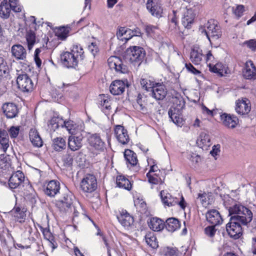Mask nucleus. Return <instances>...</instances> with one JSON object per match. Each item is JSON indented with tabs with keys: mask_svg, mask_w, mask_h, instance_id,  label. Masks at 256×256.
Segmentation results:
<instances>
[{
	"mask_svg": "<svg viewBox=\"0 0 256 256\" xmlns=\"http://www.w3.org/2000/svg\"><path fill=\"white\" fill-rule=\"evenodd\" d=\"M62 127H64L68 132L72 135L74 134L76 130V124H74L73 121L70 120L68 121H64L62 120Z\"/></svg>",
	"mask_w": 256,
	"mask_h": 256,
	"instance_id": "46",
	"label": "nucleus"
},
{
	"mask_svg": "<svg viewBox=\"0 0 256 256\" xmlns=\"http://www.w3.org/2000/svg\"><path fill=\"white\" fill-rule=\"evenodd\" d=\"M26 30H36V18L34 16H30L26 20Z\"/></svg>",
	"mask_w": 256,
	"mask_h": 256,
	"instance_id": "50",
	"label": "nucleus"
},
{
	"mask_svg": "<svg viewBox=\"0 0 256 256\" xmlns=\"http://www.w3.org/2000/svg\"><path fill=\"white\" fill-rule=\"evenodd\" d=\"M185 68L188 72L194 75L201 76V72L195 68L190 63H186Z\"/></svg>",
	"mask_w": 256,
	"mask_h": 256,
	"instance_id": "58",
	"label": "nucleus"
},
{
	"mask_svg": "<svg viewBox=\"0 0 256 256\" xmlns=\"http://www.w3.org/2000/svg\"><path fill=\"white\" fill-rule=\"evenodd\" d=\"M163 252L165 256H178V251L176 248L166 247L164 248Z\"/></svg>",
	"mask_w": 256,
	"mask_h": 256,
	"instance_id": "54",
	"label": "nucleus"
},
{
	"mask_svg": "<svg viewBox=\"0 0 256 256\" xmlns=\"http://www.w3.org/2000/svg\"><path fill=\"white\" fill-rule=\"evenodd\" d=\"M0 16L4 19L9 18L11 10L18 12L22 11V6L18 4V0H0Z\"/></svg>",
	"mask_w": 256,
	"mask_h": 256,
	"instance_id": "7",
	"label": "nucleus"
},
{
	"mask_svg": "<svg viewBox=\"0 0 256 256\" xmlns=\"http://www.w3.org/2000/svg\"><path fill=\"white\" fill-rule=\"evenodd\" d=\"M125 87V84L123 81L116 80L110 85V90L113 95H120L124 92Z\"/></svg>",
	"mask_w": 256,
	"mask_h": 256,
	"instance_id": "26",
	"label": "nucleus"
},
{
	"mask_svg": "<svg viewBox=\"0 0 256 256\" xmlns=\"http://www.w3.org/2000/svg\"><path fill=\"white\" fill-rule=\"evenodd\" d=\"M146 52L140 46H132L128 48L125 52V58L134 65L139 66L145 60Z\"/></svg>",
	"mask_w": 256,
	"mask_h": 256,
	"instance_id": "5",
	"label": "nucleus"
},
{
	"mask_svg": "<svg viewBox=\"0 0 256 256\" xmlns=\"http://www.w3.org/2000/svg\"><path fill=\"white\" fill-rule=\"evenodd\" d=\"M178 110L174 107H171L168 112V114L171 120L178 126H182L183 124V120L177 113Z\"/></svg>",
	"mask_w": 256,
	"mask_h": 256,
	"instance_id": "34",
	"label": "nucleus"
},
{
	"mask_svg": "<svg viewBox=\"0 0 256 256\" xmlns=\"http://www.w3.org/2000/svg\"><path fill=\"white\" fill-rule=\"evenodd\" d=\"M196 144L200 148L206 150L212 144L209 134L205 132H200L197 138Z\"/></svg>",
	"mask_w": 256,
	"mask_h": 256,
	"instance_id": "29",
	"label": "nucleus"
},
{
	"mask_svg": "<svg viewBox=\"0 0 256 256\" xmlns=\"http://www.w3.org/2000/svg\"><path fill=\"white\" fill-rule=\"evenodd\" d=\"M60 184L56 180L50 181L44 190V193L48 196L54 197L60 192Z\"/></svg>",
	"mask_w": 256,
	"mask_h": 256,
	"instance_id": "18",
	"label": "nucleus"
},
{
	"mask_svg": "<svg viewBox=\"0 0 256 256\" xmlns=\"http://www.w3.org/2000/svg\"><path fill=\"white\" fill-rule=\"evenodd\" d=\"M164 227L167 230L174 232L180 227L179 220L174 218H168L166 220Z\"/></svg>",
	"mask_w": 256,
	"mask_h": 256,
	"instance_id": "37",
	"label": "nucleus"
},
{
	"mask_svg": "<svg viewBox=\"0 0 256 256\" xmlns=\"http://www.w3.org/2000/svg\"><path fill=\"white\" fill-rule=\"evenodd\" d=\"M24 176L23 172L18 170L13 173L8 180V185L11 190L18 188L24 181Z\"/></svg>",
	"mask_w": 256,
	"mask_h": 256,
	"instance_id": "15",
	"label": "nucleus"
},
{
	"mask_svg": "<svg viewBox=\"0 0 256 256\" xmlns=\"http://www.w3.org/2000/svg\"><path fill=\"white\" fill-rule=\"evenodd\" d=\"M206 218L210 224L216 226L220 224L223 221L218 211L214 209H211L207 212Z\"/></svg>",
	"mask_w": 256,
	"mask_h": 256,
	"instance_id": "16",
	"label": "nucleus"
},
{
	"mask_svg": "<svg viewBox=\"0 0 256 256\" xmlns=\"http://www.w3.org/2000/svg\"><path fill=\"white\" fill-rule=\"evenodd\" d=\"M202 50L198 46H194L190 52V60L195 65L201 64L204 58Z\"/></svg>",
	"mask_w": 256,
	"mask_h": 256,
	"instance_id": "23",
	"label": "nucleus"
},
{
	"mask_svg": "<svg viewBox=\"0 0 256 256\" xmlns=\"http://www.w3.org/2000/svg\"><path fill=\"white\" fill-rule=\"evenodd\" d=\"M221 66V64H216L215 65H212L209 64L210 70L212 72L222 75L223 70L220 68Z\"/></svg>",
	"mask_w": 256,
	"mask_h": 256,
	"instance_id": "59",
	"label": "nucleus"
},
{
	"mask_svg": "<svg viewBox=\"0 0 256 256\" xmlns=\"http://www.w3.org/2000/svg\"><path fill=\"white\" fill-rule=\"evenodd\" d=\"M98 187L96 177L92 174H86L81 180L80 188L85 194H90L94 192Z\"/></svg>",
	"mask_w": 256,
	"mask_h": 256,
	"instance_id": "8",
	"label": "nucleus"
},
{
	"mask_svg": "<svg viewBox=\"0 0 256 256\" xmlns=\"http://www.w3.org/2000/svg\"><path fill=\"white\" fill-rule=\"evenodd\" d=\"M52 146L57 152H60L66 148V142L64 138L58 137L52 140Z\"/></svg>",
	"mask_w": 256,
	"mask_h": 256,
	"instance_id": "39",
	"label": "nucleus"
},
{
	"mask_svg": "<svg viewBox=\"0 0 256 256\" xmlns=\"http://www.w3.org/2000/svg\"><path fill=\"white\" fill-rule=\"evenodd\" d=\"M241 224L231 216L230 222L226 224V228L228 236L234 239H238L242 234Z\"/></svg>",
	"mask_w": 256,
	"mask_h": 256,
	"instance_id": "9",
	"label": "nucleus"
},
{
	"mask_svg": "<svg viewBox=\"0 0 256 256\" xmlns=\"http://www.w3.org/2000/svg\"><path fill=\"white\" fill-rule=\"evenodd\" d=\"M176 14L177 12L174 10H172V14H170L168 15L170 28L172 30L176 28L178 24Z\"/></svg>",
	"mask_w": 256,
	"mask_h": 256,
	"instance_id": "48",
	"label": "nucleus"
},
{
	"mask_svg": "<svg viewBox=\"0 0 256 256\" xmlns=\"http://www.w3.org/2000/svg\"><path fill=\"white\" fill-rule=\"evenodd\" d=\"M134 204L136 210L141 214H145L146 212V204L142 198H137L134 200Z\"/></svg>",
	"mask_w": 256,
	"mask_h": 256,
	"instance_id": "44",
	"label": "nucleus"
},
{
	"mask_svg": "<svg viewBox=\"0 0 256 256\" xmlns=\"http://www.w3.org/2000/svg\"><path fill=\"white\" fill-rule=\"evenodd\" d=\"M146 242L147 244L152 248H156L158 245V242L153 232H149L145 236Z\"/></svg>",
	"mask_w": 256,
	"mask_h": 256,
	"instance_id": "43",
	"label": "nucleus"
},
{
	"mask_svg": "<svg viewBox=\"0 0 256 256\" xmlns=\"http://www.w3.org/2000/svg\"><path fill=\"white\" fill-rule=\"evenodd\" d=\"M10 164L8 162L2 155L0 156V172H2L3 170H6L8 168Z\"/></svg>",
	"mask_w": 256,
	"mask_h": 256,
	"instance_id": "61",
	"label": "nucleus"
},
{
	"mask_svg": "<svg viewBox=\"0 0 256 256\" xmlns=\"http://www.w3.org/2000/svg\"><path fill=\"white\" fill-rule=\"evenodd\" d=\"M198 30L202 34L206 36L210 42L211 38L216 40L222 35L220 26L218 21L214 19H210L204 24L200 25Z\"/></svg>",
	"mask_w": 256,
	"mask_h": 256,
	"instance_id": "2",
	"label": "nucleus"
},
{
	"mask_svg": "<svg viewBox=\"0 0 256 256\" xmlns=\"http://www.w3.org/2000/svg\"><path fill=\"white\" fill-rule=\"evenodd\" d=\"M220 120L222 124L228 128H234L238 123V119L236 116L226 113L220 115Z\"/></svg>",
	"mask_w": 256,
	"mask_h": 256,
	"instance_id": "17",
	"label": "nucleus"
},
{
	"mask_svg": "<svg viewBox=\"0 0 256 256\" xmlns=\"http://www.w3.org/2000/svg\"><path fill=\"white\" fill-rule=\"evenodd\" d=\"M108 66L110 69H114L120 74H126L128 72V66L124 64L122 60L118 57L112 56L108 60Z\"/></svg>",
	"mask_w": 256,
	"mask_h": 256,
	"instance_id": "11",
	"label": "nucleus"
},
{
	"mask_svg": "<svg viewBox=\"0 0 256 256\" xmlns=\"http://www.w3.org/2000/svg\"><path fill=\"white\" fill-rule=\"evenodd\" d=\"M231 210L234 215L232 216L244 226H246L252 220L253 214L252 211L242 204L235 205Z\"/></svg>",
	"mask_w": 256,
	"mask_h": 256,
	"instance_id": "4",
	"label": "nucleus"
},
{
	"mask_svg": "<svg viewBox=\"0 0 256 256\" xmlns=\"http://www.w3.org/2000/svg\"><path fill=\"white\" fill-rule=\"evenodd\" d=\"M3 112L8 118H15L18 113V109L16 104L12 102H8L3 104Z\"/></svg>",
	"mask_w": 256,
	"mask_h": 256,
	"instance_id": "22",
	"label": "nucleus"
},
{
	"mask_svg": "<svg viewBox=\"0 0 256 256\" xmlns=\"http://www.w3.org/2000/svg\"><path fill=\"white\" fill-rule=\"evenodd\" d=\"M74 156L70 154H66L63 158V162L64 166L70 167L72 166L74 162Z\"/></svg>",
	"mask_w": 256,
	"mask_h": 256,
	"instance_id": "57",
	"label": "nucleus"
},
{
	"mask_svg": "<svg viewBox=\"0 0 256 256\" xmlns=\"http://www.w3.org/2000/svg\"><path fill=\"white\" fill-rule=\"evenodd\" d=\"M6 238L10 240L13 239L9 230L4 228L2 230H0V240L2 242L6 244Z\"/></svg>",
	"mask_w": 256,
	"mask_h": 256,
	"instance_id": "49",
	"label": "nucleus"
},
{
	"mask_svg": "<svg viewBox=\"0 0 256 256\" xmlns=\"http://www.w3.org/2000/svg\"><path fill=\"white\" fill-rule=\"evenodd\" d=\"M30 139L32 144L36 147H41L42 146V140L37 130L31 128L29 132Z\"/></svg>",
	"mask_w": 256,
	"mask_h": 256,
	"instance_id": "33",
	"label": "nucleus"
},
{
	"mask_svg": "<svg viewBox=\"0 0 256 256\" xmlns=\"http://www.w3.org/2000/svg\"><path fill=\"white\" fill-rule=\"evenodd\" d=\"M62 117L53 116L48 124V126L50 130L54 132L60 126L62 127Z\"/></svg>",
	"mask_w": 256,
	"mask_h": 256,
	"instance_id": "42",
	"label": "nucleus"
},
{
	"mask_svg": "<svg viewBox=\"0 0 256 256\" xmlns=\"http://www.w3.org/2000/svg\"><path fill=\"white\" fill-rule=\"evenodd\" d=\"M16 74L18 88L23 92H32L34 84L28 74L22 69L16 70Z\"/></svg>",
	"mask_w": 256,
	"mask_h": 256,
	"instance_id": "6",
	"label": "nucleus"
},
{
	"mask_svg": "<svg viewBox=\"0 0 256 256\" xmlns=\"http://www.w3.org/2000/svg\"><path fill=\"white\" fill-rule=\"evenodd\" d=\"M27 208L24 205L16 203L14 208L9 212L12 220L19 224H25V231L30 234L32 228L26 221Z\"/></svg>",
	"mask_w": 256,
	"mask_h": 256,
	"instance_id": "3",
	"label": "nucleus"
},
{
	"mask_svg": "<svg viewBox=\"0 0 256 256\" xmlns=\"http://www.w3.org/2000/svg\"><path fill=\"white\" fill-rule=\"evenodd\" d=\"M160 196L162 202L165 206H171L177 204V198L172 196L166 190H162L160 192Z\"/></svg>",
	"mask_w": 256,
	"mask_h": 256,
	"instance_id": "31",
	"label": "nucleus"
},
{
	"mask_svg": "<svg viewBox=\"0 0 256 256\" xmlns=\"http://www.w3.org/2000/svg\"><path fill=\"white\" fill-rule=\"evenodd\" d=\"M223 200L224 206L228 210L230 216H232L233 214L231 209H232L235 205L240 204L239 202H236L234 200L228 195L224 196Z\"/></svg>",
	"mask_w": 256,
	"mask_h": 256,
	"instance_id": "41",
	"label": "nucleus"
},
{
	"mask_svg": "<svg viewBox=\"0 0 256 256\" xmlns=\"http://www.w3.org/2000/svg\"><path fill=\"white\" fill-rule=\"evenodd\" d=\"M11 50L12 56L16 60H24L26 58V50L21 44H17L12 46Z\"/></svg>",
	"mask_w": 256,
	"mask_h": 256,
	"instance_id": "25",
	"label": "nucleus"
},
{
	"mask_svg": "<svg viewBox=\"0 0 256 256\" xmlns=\"http://www.w3.org/2000/svg\"><path fill=\"white\" fill-rule=\"evenodd\" d=\"M73 198L70 192L64 194L61 200L56 201V206L60 212H68L73 206Z\"/></svg>",
	"mask_w": 256,
	"mask_h": 256,
	"instance_id": "10",
	"label": "nucleus"
},
{
	"mask_svg": "<svg viewBox=\"0 0 256 256\" xmlns=\"http://www.w3.org/2000/svg\"><path fill=\"white\" fill-rule=\"evenodd\" d=\"M146 7L153 16L157 18L162 16L163 10L160 4L152 0H148L146 3Z\"/></svg>",
	"mask_w": 256,
	"mask_h": 256,
	"instance_id": "14",
	"label": "nucleus"
},
{
	"mask_svg": "<svg viewBox=\"0 0 256 256\" xmlns=\"http://www.w3.org/2000/svg\"><path fill=\"white\" fill-rule=\"evenodd\" d=\"M8 137V134L4 130H0V149L4 152H6L9 146Z\"/></svg>",
	"mask_w": 256,
	"mask_h": 256,
	"instance_id": "40",
	"label": "nucleus"
},
{
	"mask_svg": "<svg viewBox=\"0 0 256 256\" xmlns=\"http://www.w3.org/2000/svg\"><path fill=\"white\" fill-rule=\"evenodd\" d=\"M195 14L192 10H187L184 13V16L182 18V22L184 26L187 28H190L192 24H193Z\"/></svg>",
	"mask_w": 256,
	"mask_h": 256,
	"instance_id": "30",
	"label": "nucleus"
},
{
	"mask_svg": "<svg viewBox=\"0 0 256 256\" xmlns=\"http://www.w3.org/2000/svg\"><path fill=\"white\" fill-rule=\"evenodd\" d=\"M216 226L212 225L206 227L204 229V234L210 238H213L216 233Z\"/></svg>",
	"mask_w": 256,
	"mask_h": 256,
	"instance_id": "52",
	"label": "nucleus"
},
{
	"mask_svg": "<svg viewBox=\"0 0 256 256\" xmlns=\"http://www.w3.org/2000/svg\"><path fill=\"white\" fill-rule=\"evenodd\" d=\"M167 90L162 83L157 82L152 89L150 96L158 100H164L167 94Z\"/></svg>",
	"mask_w": 256,
	"mask_h": 256,
	"instance_id": "12",
	"label": "nucleus"
},
{
	"mask_svg": "<svg viewBox=\"0 0 256 256\" xmlns=\"http://www.w3.org/2000/svg\"><path fill=\"white\" fill-rule=\"evenodd\" d=\"M117 218L118 222L124 227H129L134 222L133 218L126 211L122 212L120 216H117Z\"/></svg>",
	"mask_w": 256,
	"mask_h": 256,
	"instance_id": "35",
	"label": "nucleus"
},
{
	"mask_svg": "<svg viewBox=\"0 0 256 256\" xmlns=\"http://www.w3.org/2000/svg\"><path fill=\"white\" fill-rule=\"evenodd\" d=\"M146 98L145 96L140 94H138L136 98V103L134 105L136 108L138 110L146 112Z\"/></svg>",
	"mask_w": 256,
	"mask_h": 256,
	"instance_id": "45",
	"label": "nucleus"
},
{
	"mask_svg": "<svg viewBox=\"0 0 256 256\" xmlns=\"http://www.w3.org/2000/svg\"><path fill=\"white\" fill-rule=\"evenodd\" d=\"M129 29L126 28L124 27H120L118 28V30L116 32V36L120 40H122L123 38L122 37L123 36H126L125 37H128V35Z\"/></svg>",
	"mask_w": 256,
	"mask_h": 256,
	"instance_id": "60",
	"label": "nucleus"
},
{
	"mask_svg": "<svg viewBox=\"0 0 256 256\" xmlns=\"http://www.w3.org/2000/svg\"><path fill=\"white\" fill-rule=\"evenodd\" d=\"M124 155L128 166L129 165L134 166L137 164L138 162L137 156L136 154L132 150L129 149L126 150L124 152Z\"/></svg>",
	"mask_w": 256,
	"mask_h": 256,
	"instance_id": "32",
	"label": "nucleus"
},
{
	"mask_svg": "<svg viewBox=\"0 0 256 256\" xmlns=\"http://www.w3.org/2000/svg\"><path fill=\"white\" fill-rule=\"evenodd\" d=\"M84 51L80 45H74L70 52H66L60 55L64 66L68 68H76L84 59Z\"/></svg>",
	"mask_w": 256,
	"mask_h": 256,
	"instance_id": "1",
	"label": "nucleus"
},
{
	"mask_svg": "<svg viewBox=\"0 0 256 256\" xmlns=\"http://www.w3.org/2000/svg\"><path fill=\"white\" fill-rule=\"evenodd\" d=\"M88 49L94 56L98 51V48L95 42H91L88 46Z\"/></svg>",
	"mask_w": 256,
	"mask_h": 256,
	"instance_id": "64",
	"label": "nucleus"
},
{
	"mask_svg": "<svg viewBox=\"0 0 256 256\" xmlns=\"http://www.w3.org/2000/svg\"><path fill=\"white\" fill-rule=\"evenodd\" d=\"M250 65L248 62L246 64L243 70V76L247 80H256V68L252 61H250Z\"/></svg>",
	"mask_w": 256,
	"mask_h": 256,
	"instance_id": "27",
	"label": "nucleus"
},
{
	"mask_svg": "<svg viewBox=\"0 0 256 256\" xmlns=\"http://www.w3.org/2000/svg\"><path fill=\"white\" fill-rule=\"evenodd\" d=\"M128 32L129 36L124 38L126 40V42H127L133 36H142L140 30L138 28H134V30L129 29Z\"/></svg>",
	"mask_w": 256,
	"mask_h": 256,
	"instance_id": "56",
	"label": "nucleus"
},
{
	"mask_svg": "<svg viewBox=\"0 0 256 256\" xmlns=\"http://www.w3.org/2000/svg\"><path fill=\"white\" fill-rule=\"evenodd\" d=\"M114 134L118 141L122 145L126 144L130 140L127 130L122 126H116Z\"/></svg>",
	"mask_w": 256,
	"mask_h": 256,
	"instance_id": "13",
	"label": "nucleus"
},
{
	"mask_svg": "<svg viewBox=\"0 0 256 256\" xmlns=\"http://www.w3.org/2000/svg\"><path fill=\"white\" fill-rule=\"evenodd\" d=\"M244 44L252 51H256V40L252 39L244 42Z\"/></svg>",
	"mask_w": 256,
	"mask_h": 256,
	"instance_id": "62",
	"label": "nucleus"
},
{
	"mask_svg": "<svg viewBox=\"0 0 256 256\" xmlns=\"http://www.w3.org/2000/svg\"><path fill=\"white\" fill-rule=\"evenodd\" d=\"M157 82L150 80L147 78H142L140 80V84L142 87L148 92H152V89L155 86V84Z\"/></svg>",
	"mask_w": 256,
	"mask_h": 256,
	"instance_id": "47",
	"label": "nucleus"
},
{
	"mask_svg": "<svg viewBox=\"0 0 256 256\" xmlns=\"http://www.w3.org/2000/svg\"><path fill=\"white\" fill-rule=\"evenodd\" d=\"M148 224L149 228L154 232H160L162 230L165 226V222L163 220L156 217L150 218Z\"/></svg>",
	"mask_w": 256,
	"mask_h": 256,
	"instance_id": "24",
	"label": "nucleus"
},
{
	"mask_svg": "<svg viewBox=\"0 0 256 256\" xmlns=\"http://www.w3.org/2000/svg\"><path fill=\"white\" fill-rule=\"evenodd\" d=\"M88 142L90 146L96 150L102 151L105 148V144L98 134H92L88 138Z\"/></svg>",
	"mask_w": 256,
	"mask_h": 256,
	"instance_id": "20",
	"label": "nucleus"
},
{
	"mask_svg": "<svg viewBox=\"0 0 256 256\" xmlns=\"http://www.w3.org/2000/svg\"><path fill=\"white\" fill-rule=\"evenodd\" d=\"M250 102L248 99L244 98L238 100L236 102V111L240 115L248 114L250 110Z\"/></svg>",
	"mask_w": 256,
	"mask_h": 256,
	"instance_id": "19",
	"label": "nucleus"
},
{
	"mask_svg": "<svg viewBox=\"0 0 256 256\" xmlns=\"http://www.w3.org/2000/svg\"><path fill=\"white\" fill-rule=\"evenodd\" d=\"M20 131L19 127L12 126L9 130V134L12 138H16L18 136Z\"/></svg>",
	"mask_w": 256,
	"mask_h": 256,
	"instance_id": "63",
	"label": "nucleus"
},
{
	"mask_svg": "<svg viewBox=\"0 0 256 256\" xmlns=\"http://www.w3.org/2000/svg\"><path fill=\"white\" fill-rule=\"evenodd\" d=\"M146 176L148 178V182L152 184H158L162 183L161 178L158 177L157 174H154V176H152L149 173H147Z\"/></svg>",
	"mask_w": 256,
	"mask_h": 256,
	"instance_id": "53",
	"label": "nucleus"
},
{
	"mask_svg": "<svg viewBox=\"0 0 256 256\" xmlns=\"http://www.w3.org/2000/svg\"><path fill=\"white\" fill-rule=\"evenodd\" d=\"M9 67L6 60L2 57H0V76L8 74Z\"/></svg>",
	"mask_w": 256,
	"mask_h": 256,
	"instance_id": "51",
	"label": "nucleus"
},
{
	"mask_svg": "<svg viewBox=\"0 0 256 256\" xmlns=\"http://www.w3.org/2000/svg\"><path fill=\"white\" fill-rule=\"evenodd\" d=\"M82 136L72 135L68 138V146L72 151H76L82 146Z\"/></svg>",
	"mask_w": 256,
	"mask_h": 256,
	"instance_id": "28",
	"label": "nucleus"
},
{
	"mask_svg": "<svg viewBox=\"0 0 256 256\" xmlns=\"http://www.w3.org/2000/svg\"><path fill=\"white\" fill-rule=\"evenodd\" d=\"M35 31L36 30H26L25 37L26 41L28 48L30 50L34 46L36 42Z\"/></svg>",
	"mask_w": 256,
	"mask_h": 256,
	"instance_id": "38",
	"label": "nucleus"
},
{
	"mask_svg": "<svg viewBox=\"0 0 256 256\" xmlns=\"http://www.w3.org/2000/svg\"><path fill=\"white\" fill-rule=\"evenodd\" d=\"M110 100L108 96L102 94L99 95L98 105L105 114H108L111 109Z\"/></svg>",
	"mask_w": 256,
	"mask_h": 256,
	"instance_id": "21",
	"label": "nucleus"
},
{
	"mask_svg": "<svg viewBox=\"0 0 256 256\" xmlns=\"http://www.w3.org/2000/svg\"><path fill=\"white\" fill-rule=\"evenodd\" d=\"M116 184L118 188L128 190H130L132 186L130 182L126 177L122 175L116 176Z\"/></svg>",
	"mask_w": 256,
	"mask_h": 256,
	"instance_id": "36",
	"label": "nucleus"
},
{
	"mask_svg": "<svg viewBox=\"0 0 256 256\" xmlns=\"http://www.w3.org/2000/svg\"><path fill=\"white\" fill-rule=\"evenodd\" d=\"M232 11L238 18H239L242 16L244 11V7L243 5H237L236 7H232Z\"/></svg>",
	"mask_w": 256,
	"mask_h": 256,
	"instance_id": "55",
	"label": "nucleus"
}]
</instances>
